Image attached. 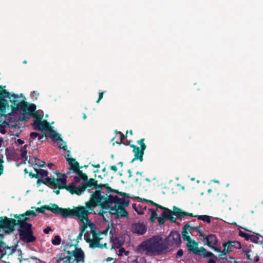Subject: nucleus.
Here are the masks:
<instances>
[{"label": "nucleus", "mask_w": 263, "mask_h": 263, "mask_svg": "<svg viewBox=\"0 0 263 263\" xmlns=\"http://www.w3.org/2000/svg\"><path fill=\"white\" fill-rule=\"evenodd\" d=\"M183 254V251L182 249H179L176 254V258H179L181 257Z\"/></svg>", "instance_id": "3c124183"}, {"label": "nucleus", "mask_w": 263, "mask_h": 263, "mask_svg": "<svg viewBox=\"0 0 263 263\" xmlns=\"http://www.w3.org/2000/svg\"><path fill=\"white\" fill-rule=\"evenodd\" d=\"M55 179L56 178L54 177H47L45 179H39L37 181V184H40V182H42L48 186L54 187L55 184Z\"/></svg>", "instance_id": "6ab92c4d"}, {"label": "nucleus", "mask_w": 263, "mask_h": 263, "mask_svg": "<svg viewBox=\"0 0 263 263\" xmlns=\"http://www.w3.org/2000/svg\"><path fill=\"white\" fill-rule=\"evenodd\" d=\"M112 192H115V193L118 194V195L122 196V198H124L125 199H126L125 198V197H129L128 194H127L124 192H119L118 190H117L115 189V191H113Z\"/></svg>", "instance_id": "79ce46f5"}, {"label": "nucleus", "mask_w": 263, "mask_h": 263, "mask_svg": "<svg viewBox=\"0 0 263 263\" xmlns=\"http://www.w3.org/2000/svg\"><path fill=\"white\" fill-rule=\"evenodd\" d=\"M156 206L157 208H159V209L163 210V212H166V209H168L167 208L164 207L159 204H157Z\"/></svg>", "instance_id": "052dcab7"}, {"label": "nucleus", "mask_w": 263, "mask_h": 263, "mask_svg": "<svg viewBox=\"0 0 263 263\" xmlns=\"http://www.w3.org/2000/svg\"><path fill=\"white\" fill-rule=\"evenodd\" d=\"M105 92L106 91H105ZM104 93V92L99 93V97H98V100L97 101V103H99L100 101V100L103 98Z\"/></svg>", "instance_id": "6e6d98bb"}, {"label": "nucleus", "mask_w": 263, "mask_h": 263, "mask_svg": "<svg viewBox=\"0 0 263 263\" xmlns=\"http://www.w3.org/2000/svg\"><path fill=\"white\" fill-rule=\"evenodd\" d=\"M97 248H100V249H103L104 248H107V244L106 243H105L104 244H101L100 243L98 245V247H97Z\"/></svg>", "instance_id": "5fc2aeb1"}, {"label": "nucleus", "mask_w": 263, "mask_h": 263, "mask_svg": "<svg viewBox=\"0 0 263 263\" xmlns=\"http://www.w3.org/2000/svg\"><path fill=\"white\" fill-rule=\"evenodd\" d=\"M239 236L245 238L246 240H249L250 236V234L243 232L241 231L239 232Z\"/></svg>", "instance_id": "58836bf2"}, {"label": "nucleus", "mask_w": 263, "mask_h": 263, "mask_svg": "<svg viewBox=\"0 0 263 263\" xmlns=\"http://www.w3.org/2000/svg\"><path fill=\"white\" fill-rule=\"evenodd\" d=\"M204 240H206L205 245L209 247H212L213 245H216L217 243V239L215 235L210 234L208 236L202 237Z\"/></svg>", "instance_id": "a211bd4d"}, {"label": "nucleus", "mask_w": 263, "mask_h": 263, "mask_svg": "<svg viewBox=\"0 0 263 263\" xmlns=\"http://www.w3.org/2000/svg\"><path fill=\"white\" fill-rule=\"evenodd\" d=\"M132 206H133V208L135 210V211L137 212V213L139 214V215H142V214H144V211L143 210H141L140 211H138V208L139 207L138 206H137V205L136 203H134L133 205H132Z\"/></svg>", "instance_id": "37998d69"}, {"label": "nucleus", "mask_w": 263, "mask_h": 263, "mask_svg": "<svg viewBox=\"0 0 263 263\" xmlns=\"http://www.w3.org/2000/svg\"><path fill=\"white\" fill-rule=\"evenodd\" d=\"M189 228L191 230H195V232H197L200 236H201V237L204 236V234L201 232L200 227H199V226L192 227V226H190Z\"/></svg>", "instance_id": "72a5a7b5"}, {"label": "nucleus", "mask_w": 263, "mask_h": 263, "mask_svg": "<svg viewBox=\"0 0 263 263\" xmlns=\"http://www.w3.org/2000/svg\"><path fill=\"white\" fill-rule=\"evenodd\" d=\"M80 168H78V170H77L76 172L74 173L78 175L77 176H79L81 178L82 180H86L87 179V175L86 174L84 173L82 171L80 170Z\"/></svg>", "instance_id": "cd10ccee"}, {"label": "nucleus", "mask_w": 263, "mask_h": 263, "mask_svg": "<svg viewBox=\"0 0 263 263\" xmlns=\"http://www.w3.org/2000/svg\"><path fill=\"white\" fill-rule=\"evenodd\" d=\"M81 179V178H80L79 176H74L73 178V181L72 183H73V184L78 183L80 181Z\"/></svg>", "instance_id": "864d4df0"}, {"label": "nucleus", "mask_w": 263, "mask_h": 263, "mask_svg": "<svg viewBox=\"0 0 263 263\" xmlns=\"http://www.w3.org/2000/svg\"><path fill=\"white\" fill-rule=\"evenodd\" d=\"M133 232L139 235H143L146 231L145 225L143 223H136L133 225Z\"/></svg>", "instance_id": "2eb2a0df"}, {"label": "nucleus", "mask_w": 263, "mask_h": 263, "mask_svg": "<svg viewBox=\"0 0 263 263\" xmlns=\"http://www.w3.org/2000/svg\"><path fill=\"white\" fill-rule=\"evenodd\" d=\"M115 133H116L117 134H119V135H120L121 136V142L120 143H118V142H117V143L119 144H124V142H123V140H124V139L125 138L127 137V134H126L125 135H124L122 133H121V132H118L117 130H115ZM128 133V131H127L126 133Z\"/></svg>", "instance_id": "4c0bfd02"}, {"label": "nucleus", "mask_w": 263, "mask_h": 263, "mask_svg": "<svg viewBox=\"0 0 263 263\" xmlns=\"http://www.w3.org/2000/svg\"><path fill=\"white\" fill-rule=\"evenodd\" d=\"M4 160L2 158L0 157V175H2L4 171V166L3 163H4Z\"/></svg>", "instance_id": "49530a36"}, {"label": "nucleus", "mask_w": 263, "mask_h": 263, "mask_svg": "<svg viewBox=\"0 0 263 263\" xmlns=\"http://www.w3.org/2000/svg\"><path fill=\"white\" fill-rule=\"evenodd\" d=\"M71 251L64 249L52 258L54 263H80L85 261V254L81 248L76 247Z\"/></svg>", "instance_id": "20e7f679"}, {"label": "nucleus", "mask_w": 263, "mask_h": 263, "mask_svg": "<svg viewBox=\"0 0 263 263\" xmlns=\"http://www.w3.org/2000/svg\"><path fill=\"white\" fill-rule=\"evenodd\" d=\"M103 187H105L107 190V192H105V193H107V195H109V194L110 192H112L115 191V189H113L110 186H109L108 183H100L98 184V186H97V189L100 190L101 191H103L102 189Z\"/></svg>", "instance_id": "b1692460"}, {"label": "nucleus", "mask_w": 263, "mask_h": 263, "mask_svg": "<svg viewBox=\"0 0 263 263\" xmlns=\"http://www.w3.org/2000/svg\"><path fill=\"white\" fill-rule=\"evenodd\" d=\"M145 262H146V259L144 257L140 258L139 260V258H137V259L136 260V263H145Z\"/></svg>", "instance_id": "603ef678"}, {"label": "nucleus", "mask_w": 263, "mask_h": 263, "mask_svg": "<svg viewBox=\"0 0 263 263\" xmlns=\"http://www.w3.org/2000/svg\"><path fill=\"white\" fill-rule=\"evenodd\" d=\"M128 199L120 198L118 196L107 195L105 192L100 190L92 192L89 200L87 201L85 206L73 207L71 209V217H77L81 221H89L88 215L90 211H93L95 208L100 206L102 209H109V214L115 215L117 217H128V213L125 207L129 205Z\"/></svg>", "instance_id": "f257e3e1"}, {"label": "nucleus", "mask_w": 263, "mask_h": 263, "mask_svg": "<svg viewBox=\"0 0 263 263\" xmlns=\"http://www.w3.org/2000/svg\"><path fill=\"white\" fill-rule=\"evenodd\" d=\"M27 147V145H25L24 146V149H21V157L22 158H26L27 155V151L26 150V147Z\"/></svg>", "instance_id": "c03bdc74"}, {"label": "nucleus", "mask_w": 263, "mask_h": 263, "mask_svg": "<svg viewBox=\"0 0 263 263\" xmlns=\"http://www.w3.org/2000/svg\"><path fill=\"white\" fill-rule=\"evenodd\" d=\"M37 161L39 162V164H37V165L40 167H43L46 165V163L43 161H40L39 159H35V162L36 164H37Z\"/></svg>", "instance_id": "a18cd8bd"}, {"label": "nucleus", "mask_w": 263, "mask_h": 263, "mask_svg": "<svg viewBox=\"0 0 263 263\" xmlns=\"http://www.w3.org/2000/svg\"><path fill=\"white\" fill-rule=\"evenodd\" d=\"M70 173V172H67L66 174H61L60 172L56 173L57 178L55 179V184L54 186L55 188L59 189H66L71 194H76L77 195H81L83 194L81 184L76 186L73 183H71L67 185V178L68 175Z\"/></svg>", "instance_id": "0eeeda50"}, {"label": "nucleus", "mask_w": 263, "mask_h": 263, "mask_svg": "<svg viewBox=\"0 0 263 263\" xmlns=\"http://www.w3.org/2000/svg\"><path fill=\"white\" fill-rule=\"evenodd\" d=\"M167 249H168V245L165 243L160 242L156 237L145 240L139 246V250L145 251V254L147 256L159 255Z\"/></svg>", "instance_id": "39448f33"}, {"label": "nucleus", "mask_w": 263, "mask_h": 263, "mask_svg": "<svg viewBox=\"0 0 263 263\" xmlns=\"http://www.w3.org/2000/svg\"><path fill=\"white\" fill-rule=\"evenodd\" d=\"M83 222H84V224L80 227V230L81 232H83V234L84 233L85 230L87 227V222H89V220L88 221H86L85 219L82 221Z\"/></svg>", "instance_id": "a19ab883"}, {"label": "nucleus", "mask_w": 263, "mask_h": 263, "mask_svg": "<svg viewBox=\"0 0 263 263\" xmlns=\"http://www.w3.org/2000/svg\"><path fill=\"white\" fill-rule=\"evenodd\" d=\"M156 206L157 208H159V209L163 210V212H166V209H168L167 208L164 207L159 204H157Z\"/></svg>", "instance_id": "bf43d9fd"}, {"label": "nucleus", "mask_w": 263, "mask_h": 263, "mask_svg": "<svg viewBox=\"0 0 263 263\" xmlns=\"http://www.w3.org/2000/svg\"><path fill=\"white\" fill-rule=\"evenodd\" d=\"M227 246H229V249L230 251H232L233 249H239L241 247V243L238 241L229 240L225 242Z\"/></svg>", "instance_id": "aec40b11"}, {"label": "nucleus", "mask_w": 263, "mask_h": 263, "mask_svg": "<svg viewBox=\"0 0 263 263\" xmlns=\"http://www.w3.org/2000/svg\"><path fill=\"white\" fill-rule=\"evenodd\" d=\"M258 234H257V235H250L249 240H250L252 242H254L255 243H259V238L258 236Z\"/></svg>", "instance_id": "f704fd0d"}, {"label": "nucleus", "mask_w": 263, "mask_h": 263, "mask_svg": "<svg viewBox=\"0 0 263 263\" xmlns=\"http://www.w3.org/2000/svg\"><path fill=\"white\" fill-rule=\"evenodd\" d=\"M13 98L10 101L13 104L14 106L16 107H12V110H20L22 116L19 119L20 121H27L28 117L26 116L27 114L31 115L33 118L36 119L34 120L31 124L33 126V129L35 130L41 131L43 136H46V134L44 130L50 131L52 127L50 126V123L46 120L41 121V118L43 117V115H39L37 113L34 112L36 109V105L34 104H30L26 101H21L17 102L18 101L16 99L18 98V96L16 94H13Z\"/></svg>", "instance_id": "7ed1b4c3"}, {"label": "nucleus", "mask_w": 263, "mask_h": 263, "mask_svg": "<svg viewBox=\"0 0 263 263\" xmlns=\"http://www.w3.org/2000/svg\"><path fill=\"white\" fill-rule=\"evenodd\" d=\"M207 257H211L212 258H210L207 263H216L217 257L214 255V256H208Z\"/></svg>", "instance_id": "de8ad7c7"}, {"label": "nucleus", "mask_w": 263, "mask_h": 263, "mask_svg": "<svg viewBox=\"0 0 263 263\" xmlns=\"http://www.w3.org/2000/svg\"><path fill=\"white\" fill-rule=\"evenodd\" d=\"M190 227L189 223H186L183 227L182 231V239L184 241H187L186 247L188 251L190 253H193L195 254H198L200 256H203V258H206L208 256H214V254L211 252H208L203 247L198 248V242L191 239L190 236L188 235L187 229Z\"/></svg>", "instance_id": "423d86ee"}, {"label": "nucleus", "mask_w": 263, "mask_h": 263, "mask_svg": "<svg viewBox=\"0 0 263 263\" xmlns=\"http://www.w3.org/2000/svg\"><path fill=\"white\" fill-rule=\"evenodd\" d=\"M227 196L223 193H218L215 197V200L218 203L224 202L227 199Z\"/></svg>", "instance_id": "393cba45"}, {"label": "nucleus", "mask_w": 263, "mask_h": 263, "mask_svg": "<svg viewBox=\"0 0 263 263\" xmlns=\"http://www.w3.org/2000/svg\"><path fill=\"white\" fill-rule=\"evenodd\" d=\"M144 200L146 202H149L151 203L152 205H154V206H156L157 205V204L156 203L154 202V201H153L152 200H146V199H144Z\"/></svg>", "instance_id": "0e129e2a"}, {"label": "nucleus", "mask_w": 263, "mask_h": 263, "mask_svg": "<svg viewBox=\"0 0 263 263\" xmlns=\"http://www.w3.org/2000/svg\"><path fill=\"white\" fill-rule=\"evenodd\" d=\"M173 211L170 209H166V212L162 213V216L158 217L157 219L160 225L164 223L165 220H168L170 222L175 223L176 222V218L173 216L175 215L180 219H182L185 216L193 217L194 216L193 213H188L183 211L180 209L174 206Z\"/></svg>", "instance_id": "6e6552de"}, {"label": "nucleus", "mask_w": 263, "mask_h": 263, "mask_svg": "<svg viewBox=\"0 0 263 263\" xmlns=\"http://www.w3.org/2000/svg\"><path fill=\"white\" fill-rule=\"evenodd\" d=\"M58 143L59 144V148L60 149H63L64 151L67 150V146L66 143L63 140L62 141H58Z\"/></svg>", "instance_id": "c9c22d12"}, {"label": "nucleus", "mask_w": 263, "mask_h": 263, "mask_svg": "<svg viewBox=\"0 0 263 263\" xmlns=\"http://www.w3.org/2000/svg\"><path fill=\"white\" fill-rule=\"evenodd\" d=\"M149 210L151 211V215L149 218V220L153 222L156 219H157L158 217L157 213L155 210L150 209Z\"/></svg>", "instance_id": "c756f323"}, {"label": "nucleus", "mask_w": 263, "mask_h": 263, "mask_svg": "<svg viewBox=\"0 0 263 263\" xmlns=\"http://www.w3.org/2000/svg\"><path fill=\"white\" fill-rule=\"evenodd\" d=\"M29 176L31 178H39V175H37V174H33L32 173H29Z\"/></svg>", "instance_id": "13d9d810"}, {"label": "nucleus", "mask_w": 263, "mask_h": 263, "mask_svg": "<svg viewBox=\"0 0 263 263\" xmlns=\"http://www.w3.org/2000/svg\"><path fill=\"white\" fill-rule=\"evenodd\" d=\"M16 143H18V144L22 145L24 143V141L21 139H18L16 140Z\"/></svg>", "instance_id": "69168bd1"}, {"label": "nucleus", "mask_w": 263, "mask_h": 263, "mask_svg": "<svg viewBox=\"0 0 263 263\" xmlns=\"http://www.w3.org/2000/svg\"><path fill=\"white\" fill-rule=\"evenodd\" d=\"M243 252L245 253V254L246 255L248 259L251 261H253L254 263L258 262L259 261V257L257 254H255V256H254V259H252L251 255L250 254V253H252L253 255L254 254V253L251 250L248 249L243 250Z\"/></svg>", "instance_id": "412c9836"}, {"label": "nucleus", "mask_w": 263, "mask_h": 263, "mask_svg": "<svg viewBox=\"0 0 263 263\" xmlns=\"http://www.w3.org/2000/svg\"><path fill=\"white\" fill-rule=\"evenodd\" d=\"M60 190L59 189H58V190H54L53 191V192L57 194V195H59L60 194Z\"/></svg>", "instance_id": "338daca9"}, {"label": "nucleus", "mask_w": 263, "mask_h": 263, "mask_svg": "<svg viewBox=\"0 0 263 263\" xmlns=\"http://www.w3.org/2000/svg\"><path fill=\"white\" fill-rule=\"evenodd\" d=\"M220 259L223 260V263H232L233 261L234 257L232 256L221 257Z\"/></svg>", "instance_id": "e433bc0d"}, {"label": "nucleus", "mask_w": 263, "mask_h": 263, "mask_svg": "<svg viewBox=\"0 0 263 263\" xmlns=\"http://www.w3.org/2000/svg\"><path fill=\"white\" fill-rule=\"evenodd\" d=\"M108 230H109V227H108L106 229L103 230L102 231H100V232H98V233L99 234V235L100 236H101L102 235H104L105 236H107V234H108Z\"/></svg>", "instance_id": "09e8293b"}, {"label": "nucleus", "mask_w": 263, "mask_h": 263, "mask_svg": "<svg viewBox=\"0 0 263 263\" xmlns=\"http://www.w3.org/2000/svg\"><path fill=\"white\" fill-rule=\"evenodd\" d=\"M50 132L52 133V138L55 140H56L58 142L60 141H62V139L60 137V135L57 133L55 130L51 129Z\"/></svg>", "instance_id": "7c9ffc66"}, {"label": "nucleus", "mask_w": 263, "mask_h": 263, "mask_svg": "<svg viewBox=\"0 0 263 263\" xmlns=\"http://www.w3.org/2000/svg\"><path fill=\"white\" fill-rule=\"evenodd\" d=\"M83 232H80L79 233V234L78 235L77 237V240H79V239H82V236H83ZM79 242V241H77V243Z\"/></svg>", "instance_id": "680f3d73"}, {"label": "nucleus", "mask_w": 263, "mask_h": 263, "mask_svg": "<svg viewBox=\"0 0 263 263\" xmlns=\"http://www.w3.org/2000/svg\"><path fill=\"white\" fill-rule=\"evenodd\" d=\"M167 238L171 245L173 246L177 245V246H180L181 240L180 234L178 232H171Z\"/></svg>", "instance_id": "ddd939ff"}, {"label": "nucleus", "mask_w": 263, "mask_h": 263, "mask_svg": "<svg viewBox=\"0 0 263 263\" xmlns=\"http://www.w3.org/2000/svg\"><path fill=\"white\" fill-rule=\"evenodd\" d=\"M66 159L69 165V169L72 170L73 173L76 172L77 170H78V168H82L83 167V166H80L79 162H77L75 159L69 157H67Z\"/></svg>", "instance_id": "f3484780"}, {"label": "nucleus", "mask_w": 263, "mask_h": 263, "mask_svg": "<svg viewBox=\"0 0 263 263\" xmlns=\"http://www.w3.org/2000/svg\"><path fill=\"white\" fill-rule=\"evenodd\" d=\"M38 136H39V134L36 132H32L30 133V139L34 140Z\"/></svg>", "instance_id": "8fccbe9b"}, {"label": "nucleus", "mask_w": 263, "mask_h": 263, "mask_svg": "<svg viewBox=\"0 0 263 263\" xmlns=\"http://www.w3.org/2000/svg\"><path fill=\"white\" fill-rule=\"evenodd\" d=\"M36 213L32 210H28L23 214L10 215L15 219L8 218L6 216L0 217V233L4 230L5 233L10 234L15 231V227L18 226L17 231L20 238L26 243H31L36 241V237L33 235L32 229V225L27 221L30 219V216L35 217ZM4 236L0 233V240H2Z\"/></svg>", "instance_id": "f03ea898"}, {"label": "nucleus", "mask_w": 263, "mask_h": 263, "mask_svg": "<svg viewBox=\"0 0 263 263\" xmlns=\"http://www.w3.org/2000/svg\"><path fill=\"white\" fill-rule=\"evenodd\" d=\"M6 247V243L3 240H0V256L2 257V254L4 253V250Z\"/></svg>", "instance_id": "ea45409f"}, {"label": "nucleus", "mask_w": 263, "mask_h": 263, "mask_svg": "<svg viewBox=\"0 0 263 263\" xmlns=\"http://www.w3.org/2000/svg\"><path fill=\"white\" fill-rule=\"evenodd\" d=\"M51 206L48 205H44L41 208L32 207L31 209H35V211L40 213L45 214V211L48 210L55 214H60L63 217L67 218L71 217V209L60 208L57 204H51Z\"/></svg>", "instance_id": "1a4fd4ad"}, {"label": "nucleus", "mask_w": 263, "mask_h": 263, "mask_svg": "<svg viewBox=\"0 0 263 263\" xmlns=\"http://www.w3.org/2000/svg\"><path fill=\"white\" fill-rule=\"evenodd\" d=\"M5 87V86H4ZM0 111H3L6 109V105L4 103L5 100V98H8L11 99V96L9 92L7 91L6 89H3V86H0Z\"/></svg>", "instance_id": "f8f14e48"}, {"label": "nucleus", "mask_w": 263, "mask_h": 263, "mask_svg": "<svg viewBox=\"0 0 263 263\" xmlns=\"http://www.w3.org/2000/svg\"><path fill=\"white\" fill-rule=\"evenodd\" d=\"M194 217H197L199 220H201L203 221H205L208 223L211 222V218L208 215H194Z\"/></svg>", "instance_id": "bb28decb"}, {"label": "nucleus", "mask_w": 263, "mask_h": 263, "mask_svg": "<svg viewBox=\"0 0 263 263\" xmlns=\"http://www.w3.org/2000/svg\"><path fill=\"white\" fill-rule=\"evenodd\" d=\"M35 171L36 173L37 174V175H40L41 177L44 178L45 177H46L48 175V172L47 171H45L43 169H35Z\"/></svg>", "instance_id": "c85d7f7f"}, {"label": "nucleus", "mask_w": 263, "mask_h": 263, "mask_svg": "<svg viewBox=\"0 0 263 263\" xmlns=\"http://www.w3.org/2000/svg\"><path fill=\"white\" fill-rule=\"evenodd\" d=\"M145 139L142 138L137 141L138 144L140 145V147L134 144H130V147L133 148V153L134 154V158L132 160L131 162L133 163L135 160H138L140 162L143 161V155L144 151L146 148V145L144 143Z\"/></svg>", "instance_id": "9d476101"}, {"label": "nucleus", "mask_w": 263, "mask_h": 263, "mask_svg": "<svg viewBox=\"0 0 263 263\" xmlns=\"http://www.w3.org/2000/svg\"><path fill=\"white\" fill-rule=\"evenodd\" d=\"M232 263H242V261H236L234 259H233V261H232Z\"/></svg>", "instance_id": "774afa93"}, {"label": "nucleus", "mask_w": 263, "mask_h": 263, "mask_svg": "<svg viewBox=\"0 0 263 263\" xmlns=\"http://www.w3.org/2000/svg\"><path fill=\"white\" fill-rule=\"evenodd\" d=\"M109 234L110 240L112 242V247L117 249L120 248L124 243L123 241L118 237H114L112 229L110 231Z\"/></svg>", "instance_id": "dca6fc26"}, {"label": "nucleus", "mask_w": 263, "mask_h": 263, "mask_svg": "<svg viewBox=\"0 0 263 263\" xmlns=\"http://www.w3.org/2000/svg\"><path fill=\"white\" fill-rule=\"evenodd\" d=\"M91 234H92L91 230L90 231V232L87 231L84 234V239L87 243L89 244V246H90V243L92 240Z\"/></svg>", "instance_id": "2f4dec72"}, {"label": "nucleus", "mask_w": 263, "mask_h": 263, "mask_svg": "<svg viewBox=\"0 0 263 263\" xmlns=\"http://www.w3.org/2000/svg\"><path fill=\"white\" fill-rule=\"evenodd\" d=\"M51 242L53 245H59L61 242V238L60 236L55 235L54 238L51 240Z\"/></svg>", "instance_id": "473e14b6"}, {"label": "nucleus", "mask_w": 263, "mask_h": 263, "mask_svg": "<svg viewBox=\"0 0 263 263\" xmlns=\"http://www.w3.org/2000/svg\"><path fill=\"white\" fill-rule=\"evenodd\" d=\"M51 231V228L50 227H47L46 229H44L43 232L45 234H48Z\"/></svg>", "instance_id": "4d7b16f0"}, {"label": "nucleus", "mask_w": 263, "mask_h": 263, "mask_svg": "<svg viewBox=\"0 0 263 263\" xmlns=\"http://www.w3.org/2000/svg\"><path fill=\"white\" fill-rule=\"evenodd\" d=\"M98 214L102 217L103 220L108 222L109 221V209H102L101 210L98 212Z\"/></svg>", "instance_id": "5701e85b"}, {"label": "nucleus", "mask_w": 263, "mask_h": 263, "mask_svg": "<svg viewBox=\"0 0 263 263\" xmlns=\"http://www.w3.org/2000/svg\"><path fill=\"white\" fill-rule=\"evenodd\" d=\"M110 168L114 171L115 172H116L118 170V168L116 165H111L109 166Z\"/></svg>", "instance_id": "e2e57ef3"}, {"label": "nucleus", "mask_w": 263, "mask_h": 263, "mask_svg": "<svg viewBox=\"0 0 263 263\" xmlns=\"http://www.w3.org/2000/svg\"><path fill=\"white\" fill-rule=\"evenodd\" d=\"M89 226L91 228V232L92 236L90 248L91 249H95L98 247V245L100 243V240L103 239V238L101 237L99 234L96 232V227L93 223H89Z\"/></svg>", "instance_id": "9b49d317"}, {"label": "nucleus", "mask_w": 263, "mask_h": 263, "mask_svg": "<svg viewBox=\"0 0 263 263\" xmlns=\"http://www.w3.org/2000/svg\"><path fill=\"white\" fill-rule=\"evenodd\" d=\"M16 246H12V247H8L6 244V247L4 250V253L2 254V257H3L5 255H7L8 256L12 255L16 251Z\"/></svg>", "instance_id": "4be33fe9"}, {"label": "nucleus", "mask_w": 263, "mask_h": 263, "mask_svg": "<svg viewBox=\"0 0 263 263\" xmlns=\"http://www.w3.org/2000/svg\"><path fill=\"white\" fill-rule=\"evenodd\" d=\"M222 246L224 249L222 251L220 252V253L219 254V257L220 259L221 258V257H224L223 256L227 255L228 253L231 252L230 250H229V246H227L225 242L222 244Z\"/></svg>", "instance_id": "a878e982"}, {"label": "nucleus", "mask_w": 263, "mask_h": 263, "mask_svg": "<svg viewBox=\"0 0 263 263\" xmlns=\"http://www.w3.org/2000/svg\"><path fill=\"white\" fill-rule=\"evenodd\" d=\"M98 183L97 181H96L95 179L90 178L88 179V176L87 177V179L86 180L83 181V183L81 184L82 190L83 193L86 190L87 187H94L97 190V186H98Z\"/></svg>", "instance_id": "4468645a"}]
</instances>
